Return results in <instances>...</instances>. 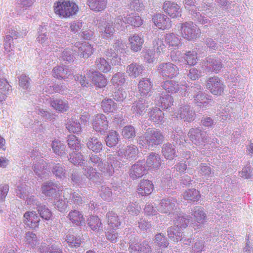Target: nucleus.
<instances>
[{
	"instance_id": "obj_1",
	"label": "nucleus",
	"mask_w": 253,
	"mask_h": 253,
	"mask_svg": "<svg viewBox=\"0 0 253 253\" xmlns=\"http://www.w3.org/2000/svg\"><path fill=\"white\" fill-rule=\"evenodd\" d=\"M54 13L62 18H69L79 10L78 5L73 0H60L54 3Z\"/></svg>"
},
{
	"instance_id": "obj_2",
	"label": "nucleus",
	"mask_w": 253,
	"mask_h": 253,
	"mask_svg": "<svg viewBox=\"0 0 253 253\" xmlns=\"http://www.w3.org/2000/svg\"><path fill=\"white\" fill-rule=\"evenodd\" d=\"M188 135L192 143L200 147H203L206 143L217 142V139L215 138L210 141L211 138L208 136L207 132L198 127L190 128Z\"/></svg>"
},
{
	"instance_id": "obj_3",
	"label": "nucleus",
	"mask_w": 253,
	"mask_h": 253,
	"mask_svg": "<svg viewBox=\"0 0 253 253\" xmlns=\"http://www.w3.org/2000/svg\"><path fill=\"white\" fill-rule=\"evenodd\" d=\"M202 68L207 72L218 73L224 67L221 60L216 57L209 56L203 61Z\"/></svg>"
},
{
	"instance_id": "obj_4",
	"label": "nucleus",
	"mask_w": 253,
	"mask_h": 253,
	"mask_svg": "<svg viewBox=\"0 0 253 253\" xmlns=\"http://www.w3.org/2000/svg\"><path fill=\"white\" fill-rule=\"evenodd\" d=\"M92 125L93 129L101 134L105 133L108 128V121L103 114H98L94 116Z\"/></svg>"
},
{
	"instance_id": "obj_5",
	"label": "nucleus",
	"mask_w": 253,
	"mask_h": 253,
	"mask_svg": "<svg viewBox=\"0 0 253 253\" xmlns=\"http://www.w3.org/2000/svg\"><path fill=\"white\" fill-rule=\"evenodd\" d=\"M207 87L213 95H220L223 92L224 85L219 78L212 77L207 81Z\"/></svg>"
},
{
	"instance_id": "obj_6",
	"label": "nucleus",
	"mask_w": 253,
	"mask_h": 253,
	"mask_svg": "<svg viewBox=\"0 0 253 253\" xmlns=\"http://www.w3.org/2000/svg\"><path fill=\"white\" fill-rule=\"evenodd\" d=\"M23 220L27 227L35 229L38 228L41 220L36 211H29L24 214Z\"/></svg>"
},
{
	"instance_id": "obj_7",
	"label": "nucleus",
	"mask_w": 253,
	"mask_h": 253,
	"mask_svg": "<svg viewBox=\"0 0 253 253\" xmlns=\"http://www.w3.org/2000/svg\"><path fill=\"white\" fill-rule=\"evenodd\" d=\"M197 29L192 22H186L181 26V33L183 38L189 41L195 39L197 37Z\"/></svg>"
},
{
	"instance_id": "obj_8",
	"label": "nucleus",
	"mask_w": 253,
	"mask_h": 253,
	"mask_svg": "<svg viewBox=\"0 0 253 253\" xmlns=\"http://www.w3.org/2000/svg\"><path fill=\"white\" fill-rule=\"evenodd\" d=\"M160 42L159 46L161 47L162 50L167 46L169 48L177 46L180 44L179 38L173 33L167 34L164 36L162 35Z\"/></svg>"
},
{
	"instance_id": "obj_9",
	"label": "nucleus",
	"mask_w": 253,
	"mask_h": 253,
	"mask_svg": "<svg viewBox=\"0 0 253 253\" xmlns=\"http://www.w3.org/2000/svg\"><path fill=\"white\" fill-rule=\"evenodd\" d=\"M86 75L96 88H101L107 85V79L102 74L97 71L91 72L89 70Z\"/></svg>"
},
{
	"instance_id": "obj_10",
	"label": "nucleus",
	"mask_w": 253,
	"mask_h": 253,
	"mask_svg": "<svg viewBox=\"0 0 253 253\" xmlns=\"http://www.w3.org/2000/svg\"><path fill=\"white\" fill-rule=\"evenodd\" d=\"M178 69L177 66L171 63L159 65V73L164 77L172 78L178 74Z\"/></svg>"
},
{
	"instance_id": "obj_11",
	"label": "nucleus",
	"mask_w": 253,
	"mask_h": 253,
	"mask_svg": "<svg viewBox=\"0 0 253 253\" xmlns=\"http://www.w3.org/2000/svg\"><path fill=\"white\" fill-rule=\"evenodd\" d=\"M98 28L101 37L105 39H111L115 32L114 27L111 22L102 21Z\"/></svg>"
},
{
	"instance_id": "obj_12",
	"label": "nucleus",
	"mask_w": 253,
	"mask_h": 253,
	"mask_svg": "<svg viewBox=\"0 0 253 253\" xmlns=\"http://www.w3.org/2000/svg\"><path fill=\"white\" fill-rule=\"evenodd\" d=\"M163 9L165 13L169 16L175 18L181 16V9L176 3L166 1L163 4Z\"/></svg>"
},
{
	"instance_id": "obj_13",
	"label": "nucleus",
	"mask_w": 253,
	"mask_h": 253,
	"mask_svg": "<svg viewBox=\"0 0 253 253\" xmlns=\"http://www.w3.org/2000/svg\"><path fill=\"white\" fill-rule=\"evenodd\" d=\"M178 115L184 122H191L195 119V113L189 105H182L179 109Z\"/></svg>"
},
{
	"instance_id": "obj_14",
	"label": "nucleus",
	"mask_w": 253,
	"mask_h": 253,
	"mask_svg": "<svg viewBox=\"0 0 253 253\" xmlns=\"http://www.w3.org/2000/svg\"><path fill=\"white\" fill-rule=\"evenodd\" d=\"M125 18V21H123L120 18H117L115 20V22L121 25H123V23L129 24L136 27H140L143 24V20L141 17L138 15L134 13L129 14Z\"/></svg>"
},
{
	"instance_id": "obj_15",
	"label": "nucleus",
	"mask_w": 253,
	"mask_h": 253,
	"mask_svg": "<svg viewBox=\"0 0 253 253\" xmlns=\"http://www.w3.org/2000/svg\"><path fill=\"white\" fill-rule=\"evenodd\" d=\"M68 218L75 226H81L85 223V218L83 213L78 210H71L68 215Z\"/></svg>"
},
{
	"instance_id": "obj_16",
	"label": "nucleus",
	"mask_w": 253,
	"mask_h": 253,
	"mask_svg": "<svg viewBox=\"0 0 253 253\" xmlns=\"http://www.w3.org/2000/svg\"><path fill=\"white\" fill-rule=\"evenodd\" d=\"M76 47L78 48V53L81 57L88 58L94 51L92 46L88 42H77Z\"/></svg>"
},
{
	"instance_id": "obj_17",
	"label": "nucleus",
	"mask_w": 253,
	"mask_h": 253,
	"mask_svg": "<svg viewBox=\"0 0 253 253\" xmlns=\"http://www.w3.org/2000/svg\"><path fill=\"white\" fill-rule=\"evenodd\" d=\"M146 172L144 164L142 162H137L133 165L130 169L129 175L133 179L142 177Z\"/></svg>"
},
{
	"instance_id": "obj_18",
	"label": "nucleus",
	"mask_w": 253,
	"mask_h": 253,
	"mask_svg": "<svg viewBox=\"0 0 253 253\" xmlns=\"http://www.w3.org/2000/svg\"><path fill=\"white\" fill-rule=\"evenodd\" d=\"M153 188V185L151 181L143 179L139 183L137 191L138 194L145 196L151 194Z\"/></svg>"
},
{
	"instance_id": "obj_19",
	"label": "nucleus",
	"mask_w": 253,
	"mask_h": 253,
	"mask_svg": "<svg viewBox=\"0 0 253 253\" xmlns=\"http://www.w3.org/2000/svg\"><path fill=\"white\" fill-rule=\"evenodd\" d=\"M153 84L149 79H143L138 84V91L141 96L150 95Z\"/></svg>"
},
{
	"instance_id": "obj_20",
	"label": "nucleus",
	"mask_w": 253,
	"mask_h": 253,
	"mask_svg": "<svg viewBox=\"0 0 253 253\" xmlns=\"http://www.w3.org/2000/svg\"><path fill=\"white\" fill-rule=\"evenodd\" d=\"M128 42L130 49L134 52H137L142 47L144 40L138 35L134 34L130 36Z\"/></svg>"
},
{
	"instance_id": "obj_21",
	"label": "nucleus",
	"mask_w": 253,
	"mask_h": 253,
	"mask_svg": "<svg viewBox=\"0 0 253 253\" xmlns=\"http://www.w3.org/2000/svg\"><path fill=\"white\" fill-rule=\"evenodd\" d=\"M87 5L94 12H101L107 7V0H88Z\"/></svg>"
},
{
	"instance_id": "obj_22",
	"label": "nucleus",
	"mask_w": 253,
	"mask_h": 253,
	"mask_svg": "<svg viewBox=\"0 0 253 253\" xmlns=\"http://www.w3.org/2000/svg\"><path fill=\"white\" fill-rule=\"evenodd\" d=\"M107 222L111 229L116 230L121 225V220L117 214L113 211H109L106 214Z\"/></svg>"
},
{
	"instance_id": "obj_23",
	"label": "nucleus",
	"mask_w": 253,
	"mask_h": 253,
	"mask_svg": "<svg viewBox=\"0 0 253 253\" xmlns=\"http://www.w3.org/2000/svg\"><path fill=\"white\" fill-rule=\"evenodd\" d=\"M175 199L173 198H169L168 199H163L160 204L159 211L164 213H170V211L174 209L175 207Z\"/></svg>"
},
{
	"instance_id": "obj_24",
	"label": "nucleus",
	"mask_w": 253,
	"mask_h": 253,
	"mask_svg": "<svg viewBox=\"0 0 253 253\" xmlns=\"http://www.w3.org/2000/svg\"><path fill=\"white\" fill-rule=\"evenodd\" d=\"M58 188L52 182L44 183L42 186V193L46 196L53 197L59 194L60 190H56Z\"/></svg>"
},
{
	"instance_id": "obj_25",
	"label": "nucleus",
	"mask_w": 253,
	"mask_h": 253,
	"mask_svg": "<svg viewBox=\"0 0 253 253\" xmlns=\"http://www.w3.org/2000/svg\"><path fill=\"white\" fill-rule=\"evenodd\" d=\"M126 78L124 73L117 72L115 74L111 80V83L115 88H123L126 84Z\"/></svg>"
},
{
	"instance_id": "obj_26",
	"label": "nucleus",
	"mask_w": 253,
	"mask_h": 253,
	"mask_svg": "<svg viewBox=\"0 0 253 253\" xmlns=\"http://www.w3.org/2000/svg\"><path fill=\"white\" fill-rule=\"evenodd\" d=\"M143 67L136 63H131L126 69V72L128 75L132 78H136L140 76L143 72Z\"/></svg>"
},
{
	"instance_id": "obj_27",
	"label": "nucleus",
	"mask_w": 253,
	"mask_h": 253,
	"mask_svg": "<svg viewBox=\"0 0 253 253\" xmlns=\"http://www.w3.org/2000/svg\"><path fill=\"white\" fill-rule=\"evenodd\" d=\"M194 98L195 103L203 108H206L209 104V101L211 100L209 96H207L205 93L200 90L198 92V93L194 94Z\"/></svg>"
},
{
	"instance_id": "obj_28",
	"label": "nucleus",
	"mask_w": 253,
	"mask_h": 253,
	"mask_svg": "<svg viewBox=\"0 0 253 253\" xmlns=\"http://www.w3.org/2000/svg\"><path fill=\"white\" fill-rule=\"evenodd\" d=\"M95 65L97 70L104 73H109L112 70L111 65L103 58H97Z\"/></svg>"
},
{
	"instance_id": "obj_29",
	"label": "nucleus",
	"mask_w": 253,
	"mask_h": 253,
	"mask_svg": "<svg viewBox=\"0 0 253 253\" xmlns=\"http://www.w3.org/2000/svg\"><path fill=\"white\" fill-rule=\"evenodd\" d=\"M90 160L94 164H98V169L104 173H110L111 169L108 163L104 164L100 161V158L97 155L92 154L90 156Z\"/></svg>"
},
{
	"instance_id": "obj_30",
	"label": "nucleus",
	"mask_w": 253,
	"mask_h": 253,
	"mask_svg": "<svg viewBox=\"0 0 253 253\" xmlns=\"http://www.w3.org/2000/svg\"><path fill=\"white\" fill-rule=\"evenodd\" d=\"M168 236L171 241L177 242L182 236V230L175 225L171 226L168 229Z\"/></svg>"
},
{
	"instance_id": "obj_31",
	"label": "nucleus",
	"mask_w": 253,
	"mask_h": 253,
	"mask_svg": "<svg viewBox=\"0 0 253 253\" xmlns=\"http://www.w3.org/2000/svg\"><path fill=\"white\" fill-rule=\"evenodd\" d=\"M88 226L94 231H98L102 228V222L97 216L90 215L87 220Z\"/></svg>"
},
{
	"instance_id": "obj_32",
	"label": "nucleus",
	"mask_w": 253,
	"mask_h": 253,
	"mask_svg": "<svg viewBox=\"0 0 253 253\" xmlns=\"http://www.w3.org/2000/svg\"><path fill=\"white\" fill-rule=\"evenodd\" d=\"M101 107L105 113H109L116 110L117 105L112 99L105 98L101 102Z\"/></svg>"
},
{
	"instance_id": "obj_33",
	"label": "nucleus",
	"mask_w": 253,
	"mask_h": 253,
	"mask_svg": "<svg viewBox=\"0 0 253 253\" xmlns=\"http://www.w3.org/2000/svg\"><path fill=\"white\" fill-rule=\"evenodd\" d=\"M191 211L194 220L199 223H203L206 217V214L203 210V208L196 206Z\"/></svg>"
},
{
	"instance_id": "obj_34",
	"label": "nucleus",
	"mask_w": 253,
	"mask_h": 253,
	"mask_svg": "<svg viewBox=\"0 0 253 253\" xmlns=\"http://www.w3.org/2000/svg\"><path fill=\"white\" fill-rule=\"evenodd\" d=\"M129 252L131 253H138L139 252L144 253H150L151 248L146 243H143L140 245H131L129 248Z\"/></svg>"
},
{
	"instance_id": "obj_35",
	"label": "nucleus",
	"mask_w": 253,
	"mask_h": 253,
	"mask_svg": "<svg viewBox=\"0 0 253 253\" xmlns=\"http://www.w3.org/2000/svg\"><path fill=\"white\" fill-rule=\"evenodd\" d=\"M190 217L184 214L183 213H180L174 217L176 219L175 224L176 226H178L180 229L182 228H185L190 220Z\"/></svg>"
},
{
	"instance_id": "obj_36",
	"label": "nucleus",
	"mask_w": 253,
	"mask_h": 253,
	"mask_svg": "<svg viewBox=\"0 0 253 253\" xmlns=\"http://www.w3.org/2000/svg\"><path fill=\"white\" fill-rule=\"evenodd\" d=\"M163 88L169 93L176 92L179 90V84L174 81L168 80L164 82L162 85Z\"/></svg>"
},
{
	"instance_id": "obj_37",
	"label": "nucleus",
	"mask_w": 253,
	"mask_h": 253,
	"mask_svg": "<svg viewBox=\"0 0 253 253\" xmlns=\"http://www.w3.org/2000/svg\"><path fill=\"white\" fill-rule=\"evenodd\" d=\"M87 148L95 153H99L102 149V144L96 138H90L86 143Z\"/></svg>"
},
{
	"instance_id": "obj_38",
	"label": "nucleus",
	"mask_w": 253,
	"mask_h": 253,
	"mask_svg": "<svg viewBox=\"0 0 253 253\" xmlns=\"http://www.w3.org/2000/svg\"><path fill=\"white\" fill-rule=\"evenodd\" d=\"M162 153L167 159H173L176 157L175 148L171 144H166L162 147Z\"/></svg>"
},
{
	"instance_id": "obj_39",
	"label": "nucleus",
	"mask_w": 253,
	"mask_h": 253,
	"mask_svg": "<svg viewBox=\"0 0 253 253\" xmlns=\"http://www.w3.org/2000/svg\"><path fill=\"white\" fill-rule=\"evenodd\" d=\"M183 197L185 200L196 201L200 198L199 192L195 189H189L183 193Z\"/></svg>"
},
{
	"instance_id": "obj_40",
	"label": "nucleus",
	"mask_w": 253,
	"mask_h": 253,
	"mask_svg": "<svg viewBox=\"0 0 253 253\" xmlns=\"http://www.w3.org/2000/svg\"><path fill=\"white\" fill-rule=\"evenodd\" d=\"M51 105L56 110L60 112H64L68 110L69 108L67 101L62 100H54L51 102Z\"/></svg>"
},
{
	"instance_id": "obj_41",
	"label": "nucleus",
	"mask_w": 253,
	"mask_h": 253,
	"mask_svg": "<svg viewBox=\"0 0 253 253\" xmlns=\"http://www.w3.org/2000/svg\"><path fill=\"white\" fill-rule=\"evenodd\" d=\"M53 75L54 77L57 79H65L68 77L67 69L62 66H57L53 68Z\"/></svg>"
},
{
	"instance_id": "obj_42",
	"label": "nucleus",
	"mask_w": 253,
	"mask_h": 253,
	"mask_svg": "<svg viewBox=\"0 0 253 253\" xmlns=\"http://www.w3.org/2000/svg\"><path fill=\"white\" fill-rule=\"evenodd\" d=\"M119 134L116 131H111L106 139V145L109 147L115 146L119 141Z\"/></svg>"
},
{
	"instance_id": "obj_43",
	"label": "nucleus",
	"mask_w": 253,
	"mask_h": 253,
	"mask_svg": "<svg viewBox=\"0 0 253 253\" xmlns=\"http://www.w3.org/2000/svg\"><path fill=\"white\" fill-rule=\"evenodd\" d=\"M67 142L69 147L73 150H79L81 149L80 141L75 135L73 134L68 135Z\"/></svg>"
},
{
	"instance_id": "obj_44",
	"label": "nucleus",
	"mask_w": 253,
	"mask_h": 253,
	"mask_svg": "<svg viewBox=\"0 0 253 253\" xmlns=\"http://www.w3.org/2000/svg\"><path fill=\"white\" fill-rule=\"evenodd\" d=\"M47 166L46 163L43 160L41 159L34 164V170L39 176H42L45 173L44 170Z\"/></svg>"
},
{
	"instance_id": "obj_45",
	"label": "nucleus",
	"mask_w": 253,
	"mask_h": 253,
	"mask_svg": "<svg viewBox=\"0 0 253 253\" xmlns=\"http://www.w3.org/2000/svg\"><path fill=\"white\" fill-rule=\"evenodd\" d=\"M69 160L74 165L80 166L83 165L85 163L83 156L81 153H76L73 152L71 153L70 155Z\"/></svg>"
},
{
	"instance_id": "obj_46",
	"label": "nucleus",
	"mask_w": 253,
	"mask_h": 253,
	"mask_svg": "<svg viewBox=\"0 0 253 253\" xmlns=\"http://www.w3.org/2000/svg\"><path fill=\"white\" fill-rule=\"evenodd\" d=\"M60 194V191L59 192V194L53 196L54 198V203L57 209L60 211H63L66 210L68 206L67 201L62 199L60 200L59 198Z\"/></svg>"
},
{
	"instance_id": "obj_47",
	"label": "nucleus",
	"mask_w": 253,
	"mask_h": 253,
	"mask_svg": "<svg viewBox=\"0 0 253 253\" xmlns=\"http://www.w3.org/2000/svg\"><path fill=\"white\" fill-rule=\"evenodd\" d=\"M159 102L161 103V107L163 109H168L170 107L173 102V98L171 95L167 94L160 97Z\"/></svg>"
},
{
	"instance_id": "obj_48",
	"label": "nucleus",
	"mask_w": 253,
	"mask_h": 253,
	"mask_svg": "<svg viewBox=\"0 0 253 253\" xmlns=\"http://www.w3.org/2000/svg\"><path fill=\"white\" fill-rule=\"evenodd\" d=\"M199 168L200 173L202 176H204L207 178L214 176V172L211 168L206 164H201Z\"/></svg>"
},
{
	"instance_id": "obj_49",
	"label": "nucleus",
	"mask_w": 253,
	"mask_h": 253,
	"mask_svg": "<svg viewBox=\"0 0 253 253\" xmlns=\"http://www.w3.org/2000/svg\"><path fill=\"white\" fill-rule=\"evenodd\" d=\"M191 10V14L192 18L195 21L202 24H207L210 22L208 19L205 18L202 16L199 12L195 11L193 8L190 9Z\"/></svg>"
},
{
	"instance_id": "obj_50",
	"label": "nucleus",
	"mask_w": 253,
	"mask_h": 253,
	"mask_svg": "<svg viewBox=\"0 0 253 253\" xmlns=\"http://www.w3.org/2000/svg\"><path fill=\"white\" fill-rule=\"evenodd\" d=\"M37 210L41 217L45 220L50 219L52 216L51 211L45 205L39 206Z\"/></svg>"
},
{
	"instance_id": "obj_51",
	"label": "nucleus",
	"mask_w": 253,
	"mask_h": 253,
	"mask_svg": "<svg viewBox=\"0 0 253 253\" xmlns=\"http://www.w3.org/2000/svg\"><path fill=\"white\" fill-rule=\"evenodd\" d=\"M185 60L187 64L193 66L197 63V53L194 51H190L185 53Z\"/></svg>"
},
{
	"instance_id": "obj_52",
	"label": "nucleus",
	"mask_w": 253,
	"mask_h": 253,
	"mask_svg": "<svg viewBox=\"0 0 253 253\" xmlns=\"http://www.w3.org/2000/svg\"><path fill=\"white\" fill-rule=\"evenodd\" d=\"M170 26L169 19L166 15L159 14V29H169Z\"/></svg>"
},
{
	"instance_id": "obj_53",
	"label": "nucleus",
	"mask_w": 253,
	"mask_h": 253,
	"mask_svg": "<svg viewBox=\"0 0 253 253\" xmlns=\"http://www.w3.org/2000/svg\"><path fill=\"white\" fill-rule=\"evenodd\" d=\"M122 135L124 137L127 139L134 137L135 131L134 127L131 126H126L123 129Z\"/></svg>"
},
{
	"instance_id": "obj_54",
	"label": "nucleus",
	"mask_w": 253,
	"mask_h": 253,
	"mask_svg": "<svg viewBox=\"0 0 253 253\" xmlns=\"http://www.w3.org/2000/svg\"><path fill=\"white\" fill-rule=\"evenodd\" d=\"M138 152V149L134 145L127 146L124 153V155L127 158L135 157Z\"/></svg>"
},
{
	"instance_id": "obj_55",
	"label": "nucleus",
	"mask_w": 253,
	"mask_h": 253,
	"mask_svg": "<svg viewBox=\"0 0 253 253\" xmlns=\"http://www.w3.org/2000/svg\"><path fill=\"white\" fill-rule=\"evenodd\" d=\"M66 241L69 246L71 247L78 248L81 244V241L80 239H77L73 235H68L67 236Z\"/></svg>"
},
{
	"instance_id": "obj_56",
	"label": "nucleus",
	"mask_w": 253,
	"mask_h": 253,
	"mask_svg": "<svg viewBox=\"0 0 253 253\" xmlns=\"http://www.w3.org/2000/svg\"><path fill=\"white\" fill-rule=\"evenodd\" d=\"M214 9V7L210 4H207L204 1L199 6L198 10L199 11H204L205 14L209 15L210 17L211 16V11Z\"/></svg>"
},
{
	"instance_id": "obj_57",
	"label": "nucleus",
	"mask_w": 253,
	"mask_h": 253,
	"mask_svg": "<svg viewBox=\"0 0 253 253\" xmlns=\"http://www.w3.org/2000/svg\"><path fill=\"white\" fill-rule=\"evenodd\" d=\"M25 242L27 244L32 246H35L37 242L36 235L33 232H29L27 233L25 236Z\"/></svg>"
},
{
	"instance_id": "obj_58",
	"label": "nucleus",
	"mask_w": 253,
	"mask_h": 253,
	"mask_svg": "<svg viewBox=\"0 0 253 253\" xmlns=\"http://www.w3.org/2000/svg\"><path fill=\"white\" fill-rule=\"evenodd\" d=\"M187 75V79H190L191 80H196L199 78L200 76V72L195 68L190 69L187 73H185Z\"/></svg>"
},
{
	"instance_id": "obj_59",
	"label": "nucleus",
	"mask_w": 253,
	"mask_h": 253,
	"mask_svg": "<svg viewBox=\"0 0 253 253\" xmlns=\"http://www.w3.org/2000/svg\"><path fill=\"white\" fill-rule=\"evenodd\" d=\"M66 128L70 132H72L73 133H77L80 132L81 130V127L80 123H77L75 122L68 123L66 125Z\"/></svg>"
},
{
	"instance_id": "obj_60",
	"label": "nucleus",
	"mask_w": 253,
	"mask_h": 253,
	"mask_svg": "<svg viewBox=\"0 0 253 253\" xmlns=\"http://www.w3.org/2000/svg\"><path fill=\"white\" fill-rule=\"evenodd\" d=\"M52 172L56 177L62 178L65 177V172L64 169L59 164L55 166L52 169Z\"/></svg>"
},
{
	"instance_id": "obj_61",
	"label": "nucleus",
	"mask_w": 253,
	"mask_h": 253,
	"mask_svg": "<svg viewBox=\"0 0 253 253\" xmlns=\"http://www.w3.org/2000/svg\"><path fill=\"white\" fill-rule=\"evenodd\" d=\"M13 39L10 36H6L4 43V51L7 53L10 52L12 50Z\"/></svg>"
},
{
	"instance_id": "obj_62",
	"label": "nucleus",
	"mask_w": 253,
	"mask_h": 253,
	"mask_svg": "<svg viewBox=\"0 0 253 253\" xmlns=\"http://www.w3.org/2000/svg\"><path fill=\"white\" fill-rule=\"evenodd\" d=\"M117 90L114 91V98L118 101H122L126 98V93L125 91H123V88H116Z\"/></svg>"
},
{
	"instance_id": "obj_63",
	"label": "nucleus",
	"mask_w": 253,
	"mask_h": 253,
	"mask_svg": "<svg viewBox=\"0 0 253 253\" xmlns=\"http://www.w3.org/2000/svg\"><path fill=\"white\" fill-rule=\"evenodd\" d=\"M204 248V242L202 240H198L195 243L192 251L194 253H200L203 251Z\"/></svg>"
},
{
	"instance_id": "obj_64",
	"label": "nucleus",
	"mask_w": 253,
	"mask_h": 253,
	"mask_svg": "<svg viewBox=\"0 0 253 253\" xmlns=\"http://www.w3.org/2000/svg\"><path fill=\"white\" fill-rule=\"evenodd\" d=\"M52 148L53 151L59 155L61 153V151H64V146L61 144L60 141H53L52 143Z\"/></svg>"
}]
</instances>
